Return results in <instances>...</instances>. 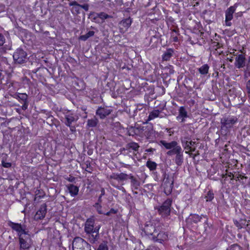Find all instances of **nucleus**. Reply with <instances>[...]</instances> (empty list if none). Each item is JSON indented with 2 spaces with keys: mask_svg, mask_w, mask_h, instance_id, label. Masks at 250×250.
<instances>
[{
  "mask_svg": "<svg viewBox=\"0 0 250 250\" xmlns=\"http://www.w3.org/2000/svg\"><path fill=\"white\" fill-rule=\"evenodd\" d=\"M238 122V119L235 116L228 115L223 117L220 121L221 133L226 135Z\"/></svg>",
  "mask_w": 250,
  "mask_h": 250,
  "instance_id": "f257e3e1",
  "label": "nucleus"
},
{
  "mask_svg": "<svg viewBox=\"0 0 250 250\" xmlns=\"http://www.w3.org/2000/svg\"><path fill=\"white\" fill-rule=\"evenodd\" d=\"M183 150L181 146L176 147L174 149L168 150L167 152L168 156L175 155L174 161L175 163L178 166L182 165L184 162Z\"/></svg>",
  "mask_w": 250,
  "mask_h": 250,
  "instance_id": "f03ea898",
  "label": "nucleus"
},
{
  "mask_svg": "<svg viewBox=\"0 0 250 250\" xmlns=\"http://www.w3.org/2000/svg\"><path fill=\"white\" fill-rule=\"evenodd\" d=\"M73 250H91L90 245L83 238L77 237L72 243Z\"/></svg>",
  "mask_w": 250,
  "mask_h": 250,
  "instance_id": "7ed1b4c3",
  "label": "nucleus"
},
{
  "mask_svg": "<svg viewBox=\"0 0 250 250\" xmlns=\"http://www.w3.org/2000/svg\"><path fill=\"white\" fill-rule=\"evenodd\" d=\"M20 248L21 250L29 249L32 246V241L31 235L28 232L19 237Z\"/></svg>",
  "mask_w": 250,
  "mask_h": 250,
  "instance_id": "20e7f679",
  "label": "nucleus"
},
{
  "mask_svg": "<svg viewBox=\"0 0 250 250\" xmlns=\"http://www.w3.org/2000/svg\"><path fill=\"white\" fill-rule=\"evenodd\" d=\"M172 200L167 199L163 204L158 208L159 213L162 216L167 217L169 215L171 210Z\"/></svg>",
  "mask_w": 250,
  "mask_h": 250,
  "instance_id": "39448f33",
  "label": "nucleus"
},
{
  "mask_svg": "<svg viewBox=\"0 0 250 250\" xmlns=\"http://www.w3.org/2000/svg\"><path fill=\"white\" fill-rule=\"evenodd\" d=\"M13 59L15 63L21 64L27 60V53L22 49L18 48L14 53Z\"/></svg>",
  "mask_w": 250,
  "mask_h": 250,
  "instance_id": "423d86ee",
  "label": "nucleus"
},
{
  "mask_svg": "<svg viewBox=\"0 0 250 250\" xmlns=\"http://www.w3.org/2000/svg\"><path fill=\"white\" fill-rule=\"evenodd\" d=\"M8 225L18 233V235L19 237L20 234L21 235L26 234L28 232L26 231V227L24 225H21V224L15 223L11 221L8 222Z\"/></svg>",
  "mask_w": 250,
  "mask_h": 250,
  "instance_id": "0eeeda50",
  "label": "nucleus"
},
{
  "mask_svg": "<svg viewBox=\"0 0 250 250\" xmlns=\"http://www.w3.org/2000/svg\"><path fill=\"white\" fill-rule=\"evenodd\" d=\"M173 179L169 178V176L165 174L162 186L164 187V192L167 195L171 193L173 188Z\"/></svg>",
  "mask_w": 250,
  "mask_h": 250,
  "instance_id": "6e6552de",
  "label": "nucleus"
},
{
  "mask_svg": "<svg viewBox=\"0 0 250 250\" xmlns=\"http://www.w3.org/2000/svg\"><path fill=\"white\" fill-rule=\"evenodd\" d=\"M154 242H158L162 243L168 239V234L165 231L156 230V233L152 237H150Z\"/></svg>",
  "mask_w": 250,
  "mask_h": 250,
  "instance_id": "1a4fd4ad",
  "label": "nucleus"
},
{
  "mask_svg": "<svg viewBox=\"0 0 250 250\" xmlns=\"http://www.w3.org/2000/svg\"><path fill=\"white\" fill-rule=\"evenodd\" d=\"M112 112V110L108 107H99L96 112V114L101 119H104Z\"/></svg>",
  "mask_w": 250,
  "mask_h": 250,
  "instance_id": "9d476101",
  "label": "nucleus"
},
{
  "mask_svg": "<svg viewBox=\"0 0 250 250\" xmlns=\"http://www.w3.org/2000/svg\"><path fill=\"white\" fill-rule=\"evenodd\" d=\"M132 20L130 18H126L123 20L119 23V30L121 33H125L130 26Z\"/></svg>",
  "mask_w": 250,
  "mask_h": 250,
  "instance_id": "9b49d317",
  "label": "nucleus"
},
{
  "mask_svg": "<svg viewBox=\"0 0 250 250\" xmlns=\"http://www.w3.org/2000/svg\"><path fill=\"white\" fill-rule=\"evenodd\" d=\"M47 212V205L46 204H42L39 209L37 211L34 216V219L36 220H42L43 219Z\"/></svg>",
  "mask_w": 250,
  "mask_h": 250,
  "instance_id": "f8f14e48",
  "label": "nucleus"
},
{
  "mask_svg": "<svg viewBox=\"0 0 250 250\" xmlns=\"http://www.w3.org/2000/svg\"><path fill=\"white\" fill-rule=\"evenodd\" d=\"M157 230V229H156L155 226L150 222L146 224L144 228V231L146 234V235L149 236V238L152 237V236L155 234Z\"/></svg>",
  "mask_w": 250,
  "mask_h": 250,
  "instance_id": "ddd939ff",
  "label": "nucleus"
},
{
  "mask_svg": "<svg viewBox=\"0 0 250 250\" xmlns=\"http://www.w3.org/2000/svg\"><path fill=\"white\" fill-rule=\"evenodd\" d=\"M235 11V8L234 6H230L226 11V25L228 26H230L231 25V23L230 21L233 18V14Z\"/></svg>",
  "mask_w": 250,
  "mask_h": 250,
  "instance_id": "4468645a",
  "label": "nucleus"
},
{
  "mask_svg": "<svg viewBox=\"0 0 250 250\" xmlns=\"http://www.w3.org/2000/svg\"><path fill=\"white\" fill-rule=\"evenodd\" d=\"M159 145L163 146L166 149L169 150L174 149L176 147L180 146L176 141H173L170 142H167L165 140H161L159 142Z\"/></svg>",
  "mask_w": 250,
  "mask_h": 250,
  "instance_id": "2eb2a0df",
  "label": "nucleus"
},
{
  "mask_svg": "<svg viewBox=\"0 0 250 250\" xmlns=\"http://www.w3.org/2000/svg\"><path fill=\"white\" fill-rule=\"evenodd\" d=\"M95 220L93 218H88L84 224V231L86 233H91L93 232Z\"/></svg>",
  "mask_w": 250,
  "mask_h": 250,
  "instance_id": "dca6fc26",
  "label": "nucleus"
},
{
  "mask_svg": "<svg viewBox=\"0 0 250 250\" xmlns=\"http://www.w3.org/2000/svg\"><path fill=\"white\" fill-rule=\"evenodd\" d=\"M246 59L242 54L239 55L235 59V65L238 68L243 67L245 65Z\"/></svg>",
  "mask_w": 250,
  "mask_h": 250,
  "instance_id": "f3484780",
  "label": "nucleus"
},
{
  "mask_svg": "<svg viewBox=\"0 0 250 250\" xmlns=\"http://www.w3.org/2000/svg\"><path fill=\"white\" fill-rule=\"evenodd\" d=\"M129 176L132 189H138L141 185L140 181L132 174H130Z\"/></svg>",
  "mask_w": 250,
  "mask_h": 250,
  "instance_id": "a211bd4d",
  "label": "nucleus"
},
{
  "mask_svg": "<svg viewBox=\"0 0 250 250\" xmlns=\"http://www.w3.org/2000/svg\"><path fill=\"white\" fill-rule=\"evenodd\" d=\"M202 219V216H199L198 214H191L188 218L187 219V221L188 223H197L198 222L201 221V219Z\"/></svg>",
  "mask_w": 250,
  "mask_h": 250,
  "instance_id": "6ab92c4d",
  "label": "nucleus"
},
{
  "mask_svg": "<svg viewBox=\"0 0 250 250\" xmlns=\"http://www.w3.org/2000/svg\"><path fill=\"white\" fill-rule=\"evenodd\" d=\"M127 176L128 175L125 173H121L120 174L113 173L110 176V178L117 180L124 181L127 179Z\"/></svg>",
  "mask_w": 250,
  "mask_h": 250,
  "instance_id": "aec40b11",
  "label": "nucleus"
},
{
  "mask_svg": "<svg viewBox=\"0 0 250 250\" xmlns=\"http://www.w3.org/2000/svg\"><path fill=\"white\" fill-rule=\"evenodd\" d=\"M174 53V50L171 48L167 49L163 54L162 56V59L163 61H169L172 57Z\"/></svg>",
  "mask_w": 250,
  "mask_h": 250,
  "instance_id": "412c9836",
  "label": "nucleus"
},
{
  "mask_svg": "<svg viewBox=\"0 0 250 250\" xmlns=\"http://www.w3.org/2000/svg\"><path fill=\"white\" fill-rule=\"evenodd\" d=\"M187 117V112L184 106L180 107L179 110V115L177 117V119L179 120L182 118L181 122H184L185 121L184 118Z\"/></svg>",
  "mask_w": 250,
  "mask_h": 250,
  "instance_id": "4be33fe9",
  "label": "nucleus"
},
{
  "mask_svg": "<svg viewBox=\"0 0 250 250\" xmlns=\"http://www.w3.org/2000/svg\"><path fill=\"white\" fill-rule=\"evenodd\" d=\"M70 6H72L73 7L71 9V12L76 14H79L80 13V4L77 2L74 1L69 3Z\"/></svg>",
  "mask_w": 250,
  "mask_h": 250,
  "instance_id": "5701e85b",
  "label": "nucleus"
},
{
  "mask_svg": "<svg viewBox=\"0 0 250 250\" xmlns=\"http://www.w3.org/2000/svg\"><path fill=\"white\" fill-rule=\"evenodd\" d=\"M67 188L72 196H75L78 194L79 189L77 186L70 184L67 186Z\"/></svg>",
  "mask_w": 250,
  "mask_h": 250,
  "instance_id": "b1692460",
  "label": "nucleus"
},
{
  "mask_svg": "<svg viewBox=\"0 0 250 250\" xmlns=\"http://www.w3.org/2000/svg\"><path fill=\"white\" fill-rule=\"evenodd\" d=\"M96 15V17H99L102 20H104L109 18H112V16L106 14L104 12H100L99 13L92 12L90 13V16Z\"/></svg>",
  "mask_w": 250,
  "mask_h": 250,
  "instance_id": "393cba45",
  "label": "nucleus"
},
{
  "mask_svg": "<svg viewBox=\"0 0 250 250\" xmlns=\"http://www.w3.org/2000/svg\"><path fill=\"white\" fill-rule=\"evenodd\" d=\"M45 196V193L42 189H37L35 191L34 198L35 201L39 202V200Z\"/></svg>",
  "mask_w": 250,
  "mask_h": 250,
  "instance_id": "a878e982",
  "label": "nucleus"
},
{
  "mask_svg": "<svg viewBox=\"0 0 250 250\" xmlns=\"http://www.w3.org/2000/svg\"><path fill=\"white\" fill-rule=\"evenodd\" d=\"M98 122L99 121L98 119L94 117L91 119L88 120L87 122V125L89 127H95L97 125Z\"/></svg>",
  "mask_w": 250,
  "mask_h": 250,
  "instance_id": "bb28decb",
  "label": "nucleus"
},
{
  "mask_svg": "<svg viewBox=\"0 0 250 250\" xmlns=\"http://www.w3.org/2000/svg\"><path fill=\"white\" fill-rule=\"evenodd\" d=\"M160 112L161 111L158 109L153 110L149 113L147 121L152 120L157 117H158Z\"/></svg>",
  "mask_w": 250,
  "mask_h": 250,
  "instance_id": "cd10ccee",
  "label": "nucleus"
},
{
  "mask_svg": "<svg viewBox=\"0 0 250 250\" xmlns=\"http://www.w3.org/2000/svg\"><path fill=\"white\" fill-rule=\"evenodd\" d=\"M94 31H89L86 34L80 36L79 37V39L83 41H85L89 38L93 36L94 35Z\"/></svg>",
  "mask_w": 250,
  "mask_h": 250,
  "instance_id": "c85d7f7f",
  "label": "nucleus"
},
{
  "mask_svg": "<svg viewBox=\"0 0 250 250\" xmlns=\"http://www.w3.org/2000/svg\"><path fill=\"white\" fill-rule=\"evenodd\" d=\"M65 125L68 126H70L71 124L75 121L76 119L74 116L71 115H68L65 116Z\"/></svg>",
  "mask_w": 250,
  "mask_h": 250,
  "instance_id": "c756f323",
  "label": "nucleus"
},
{
  "mask_svg": "<svg viewBox=\"0 0 250 250\" xmlns=\"http://www.w3.org/2000/svg\"><path fill=\"white\" fill-rule=\"evenodd\" d=\"M209 66L207 64L202 65L198 69V71L202 75H206L208 72Z\"/></svg>",
  "mask_w": 250,
  "mask_h": 250,
  "instance_id": "7c9ffc66",
  "label": "nucleus"
},
{
  "mask_svg": "<svg viewBox=\"0 0 250 250\" xmlns=\"http://www.w3.org/2000/svg\"><path fill=\"white\" fill-rule=\"evenodd\" d=\"M89 234L88 239L90 243H95L99 238V236L95 234V233L91 232V233H87Z\"/></svg>",
  "mask_w": 250,
  "mask_h": 250,
  "instance_id": "2f4dec72",
  "label": "nucleus"
},
{
  "mask_svg": "<svg viewBox=\"0 0 250 250\" xmlns=\"http://www.w3.org/2000/svg\"><path fill=\"white\" fill-rule=\"evenodd\" d=\"M139 147L138 144L135 142H131L127 144L126 146V149H131L134 151H137Z\"/></svg>",
  "mask_w": 250,
  "mask_h": 250,
  "instance_id": "473e14b6",
  "label": "nucleus"
},
{
  "mask_svg": "<svg viewBox=\"0 0 250 250\" xmlns=\"http://www.w3.org/2000/svg\"><path fill=\"white\" fill-rule=\"evenodd\" d=\"M146 165L150 170H154L156 169L157 167V164L156 163L151 161H148L146 162Z\"/></svg>",
  "mask_w": 250,
  "mask_h": 250,
  "instance_id": "72a5a7b5",
  "label": "nucleus"
},
{
  "mask_svg": "<svg viewBox=\"0 0 250 250\" xmlns=\"http://www.w3.org/2000/svg\"><path fill=\"white\" fill-rule=\"evenodd\" d=\"M108 242L106 241H104L101 243L97 250H108L107 246Z\"/></svg>",
  "mask_w": 250,
  "mask_h": 250,
  "instance_id": "f704fd0d",
  "label": "nucleus"
},
{
  "mask_svg": "<svg viewBox=\"0 0 250 250\" xmlns=\"http://www.w3.org/2000/svg\"><path fill=\"white\" fill-rule=\"evenodd\" d=\"M83 168H84L85 170L89 173H91L92 171V168L90 167V163L88 162H86L85 163L83 164Z\"/></svg>",
  "mask_w": 250,
  "mask_h": 250,
  "instance_id": "c9c22d12",
  "label": "nucleus"
},
{
  "mask_svg": "<svg viewBox=\"0 0 250 250\" xmlns=\"http://www.w3.org/2000/svg\"><path fill=\"white\" fill-rule=\"evenodd\" d=\"M205 198L206 199V201L207 202L212 201V200L214 198L213 193L211 191H209L206 196Z\"/></svg>",
  "mask_w": 250,
  "mask_h": 250,
  "instance_id": "e433bc0d",
  "label": "nucleus"
},
{
  "mask_svg": "<svg viewBox=\"0 0 250 250\" xmlns=\"http://www.w3.org/2000/svg\"><path fill=\"white\" fill-rule=\"evenodd\" d=\"M18 97L19 99L22 101L23 103L27 102L28 96L25 93H19L18 95Z\"/></svg>",
  "mask_w": 250,
  "mask_h": 250,
  "instance_id": "4c0bfd02",
  "label": "nucleus"
},
{
  "mask_svg": "<svg viewBox=\"0 0 250 250\" xmlns=\"http://www.w3.org/2000/svg\"><path fill=\"white\" fill-rule=\"evenodd\" d=\"M188 140L189 139H188L187 138H184V139H181L182 143L183 146H184L185 149H188V144H189Z\"/></svg>",
  "mask_w": 250,
  "mask_h": 250,
  "instance_id": "58836bf2",
  "label": "nucleus"
},
{
  "mask_svg": "<svg viewBox=\"0 0 250 250\" xmlns=\"http://www.w3.org/2000/svg\"><path fill=\"white\" fill-rule=\"evenodd\" d=\"M94 207L96 208V209L99 214H104V212L102 211V206L99 204V203H96Z\"/></svg>",
  "mask_w": 250,
  "mask_h": 250,
  "instance_id": "ea45409f",
  "label": "nucleus"
},
{
  "mask_svg": "<svg viewBox=\"0 0 250 250\" xmlns=\"http://www.w3.org/2000/svg\"><path fill=\"white\" fill-rule=\"evenodd\" d=\"M179 34H174V33H171V38L173 42H177L178 41V36Z\"/></svg>",
  "mask_w": 250,
  "mask_h": 250,
  "instance_id": "a19ab883",
  "label": "nucleus"
},
{
  "mask_svg": "<svg viewBox=\"0 0 250 250\" xmlns=\"http://www.w3.org/2000/svg\"><path fill=\"white\" fill-rule=\"evenodd\" d=\"M80 8L83 9L85 11H88L89 10V5L87 3L80 4Z\"/></svg>",
  "mask_w": 250,
  "mask_h": 250,
  "instance_id": "79ce46f5",
  "label": "nucleus"
},
{
  "mask_svg": "<svg viewBox=\"0 0 250 250\" xmlns=\"http://www.w3.org/2000/svg\"><path fill=\"white\" fill-rule=\"evenodd\" d=\"M244 78L246 81L249 80V79L250 78V72L245 70Z\"/></svg>",
  "mask_w": 250,
  "mask_h": 250,
  "instance_id": "37998d69",
  "label": "nucleus"
},
{
  "mask_svg": "<svg viewBox=\"0 0 250 250\" xmlns=\"http://www.w3.org/2000/svg\"><path fill=\"white\" fill-rule=\"evenodd\" d=\"M4 42L5 38L1 34H0V45H2Z\"/></svg>",
  "mask_w": 250,
  "mask_h": 250,
  "instance_id": "c03bdc74",
  "label": "nucleus"
},
{
  "mask_svg": "<svg viewBox=\"0 0 250 250\" xmlns=\"http://www.w3.org/2000/svg\"><path fill=\"white\" fill-rule=\"evenodd\" d=\"M2 165L4 167H10L11 166V164L10 163L4 162L3 161L2 162Z\"/></svg>",
  "mask_w": 250,
  "mask_h": 250,
  "instance_id": "a18cd8bd",
  "label": "nucleus"
},
{
  "mask_svg": "<svg viewBox=\"0 0 250 250\" xmlns=\"http://www.w3.org/2000/svg\"><path fill=\"white\" fill-rule=\"evenodd\" d=\"M99 229H100L99 226H97L95 228L94 227L93 232L95 233V234H97V235H98V236H99Z\"/></svg>",
  "mask_w": 250,
  "mask_h": 250,
  "instance_id": "49530a36",
  "label": "nucleus"
},
{
  "mask_svg": "<svg viewBox=\"0 0 250 250\" xmlns=\"http://www.w3.org/2000/svg\"><path fill=\"white\" fill-rule=\"evenodd\" d=\"M28 107V102H25L23 103V104L21 106V108L23 110H26Z\"/></svg>",
  "mask_w": 250,
  "mask_h": 250,
  "instance_id": "de8ad7c7",
  "label": "nucleus"
},
{
  "mask_svg": "<svg viewBox=\"0 0 250 250\" xmlns=\"http://www.w3.org/2000/svg\"><path fill=\"white\" fill-rule=\"evenodd\" d=\"M195 144V142H193L192 141H189L188 146V149H189L191 147H192V146H194Z\"/></svg>",
  "mask_w": 250,
  "mask_h": 250,
  "instance_id": "09e8293b",
  "label": "nucleus"
},
{
  "mask_svg": "<svg viewBox=\"0 0 250 250\" xmlns=\"http://www.w3.org/2000/svg\"><path fill=\"white\" fill-rule=\"evenodd\" d=\"M247 89L248 91H250V79L248 80V82L246 84Z\"/></svg>",
  "mask_w": 250,
  "mask_h": 250,
  "instance_id": "8fccbe9b",
  "label": "nucleus"
},
{
  "mask_svg": "<svg viewBox=\"0 0 250 250\" xmlns=\"http://www.w3.org/2000/svg\"><path fill=\"white\" fill-rule=\"evenodd\" d=\"M172 33H174V34H179L178 29H173L172 30Z\"/></svg>",
  "mask_w": 250,
  "mask_h": 250,
  "instance_id": "3c124183",
  "label": "nucleus"
},
{
  "mask_svg": "<svg viewBox=\"0 0 250 250\" xmlns=\"http://www.w3.org/2000/svg\"><path fill=\"white\" fill-rule=\"evenodd\" d=\"M112 214H116L117 212V210H115L114 209H111L109 211Z\"/></svg>",
  "mask_w": 250,
  "mask_h": 250,
  "instance_id": "603ef678",
  "label": "nucleus"
},
{
  "mask_svg": "<svg viewBox=\"0 0 250 250\" xmlns=\"http://www.w3.org/2000/svg\"><path fill=\"white\" fill-rule=\"evenodd\" d=\"M155 150V149H153V148H149V149H147L146 151L147 152H153Z\"/></svg>",
  "mask_w": 250,
  "mask_h": 250,
  "instance_id": "864d4df0",
  "label": "nucleus"
},
{
  "mask_svg": "<svg viewBox=\"0 0 250 250\" xmlns=\"http://www.w3.org/2000/svg\"><path fill=\"white\" fill-rule=\"evenodd\" d=\"M236 226L239 228V229H241L243 227L238 222H236V223H235Z\"/></svg>",
  "mask_w": 250,
  "mask_h": 250,
  "instance_id": "5fc2aeb1",
  "label": "nucleus"
},
{
  "mask_svg": "<svg viewBox=\"0 0 250 250\" xmlns=\"http://www.w3.org/2000/svg\"><path fill=\"white\" fill-rule=\"evenodd\" d=\"M75 179V178L73 177H71L70 178H68V180L69 181V182H73Z\"/></svg>",
  "mask_w": 250,
  "mask_h": 250,
  "instance_id": "6e6d98bb",
  "label": "nucleus"
},
{
  "mask_svg": "<svg viewBox=\"0 0 250 250\" xmlns=\"http://www.w3.org/2000/svg\"><path fill=\"white\" fill-rule=\"evenodd\" d=\"M246 70L250 72V65L247 66Z\"/></svg>",
  "mask_w": 250,
  "mask_h": 250,
  "instance_id": "4d7b16f0",
  "label": "nucleus"
},
{
  "mask_svg": "<svg viewBox=\"0 0 250 250\" xmlns=\"http://www.w3.org/2000/svg\"><path fill=\"white\" fill-rule=\"evenodd\" d=\"M122 166L125 167H127V168L130 167V166L129 165H127V164H123Z\"/></svg>",
  "mask_w": 250,
  "mask_h": 250,
  "instance_id": "13d9d810",
  "label": "nucleus"
},
{
  "mask_svg": "<svg viewBox=\"0 0 250 250\" xmlns=\"http://www.w3.org/2000/svg\"><path fill=\"white\" fill-rule=\"evenodd\" d=\"M243 177H244L243 176L241 177V175H240V174H239V175H238V176L236 177V181H238V180H239V179L240 178H243Z\"/></svg>",
  "mask_w": 250,
  "mask_h": 250,
  "instance_id": "bf43d9fd",
  "label": "nucleus"
},
{
  "mask_svg": "<svg viewBox=\"0 0 250 250\" xmlns=\"http://www.w3.org/2000/svg\"><path fill=\"white\" fill-rule=\"evenodd\" d=\"M90 16L94 20H96L97 18H99V17H96V15H92Z\"/></svg>",
  "mask_w": 250,
  "mask_h": 250,
  "instance_id": "052dcab7",
  "label": "nucleus"
},
{
  "mask_svg": "<svg viewBox=\"0 0 250 250\" xmlns=\"http://www.w3.org/2000/svg\"><path fill=\"white\" fill-rule=\"evenodd\" d=\"M215 46L217 48H218L220 47V44L218 42H216V44L215 45Z\"/></svg>",
  "mask_w": 250,
  "mask_h": 250,
  "instance_id": "680f3d73",
  "label": "nucleus"
},
{
  "mask_svg": "<svg viewBox=\"0 0 250 250\" xmlns=\"http://www.w3.org/2000/svg\"><path fill=\"white\" fill-rule=\"evenodd\" d=\"M104 194V189L103 188L101 190V196H103Z\"/></svg>",
  "mask_w": 250,
  "mask_h": 250,
  "instance_id": "e2e57ef3",
  "label": "nucleus"
},
{
  "mask_svg": "<svg viewBox=\"0 0 250 250\" xmlns=\"http://www.w3.org/2000/svg\"><path fill=\"white\" fill-rule=\"evenodd\" d=\"M104 214L107 216H109L111 214V213L110 212V211H108L106 213H104Z\"/></svg>",
  "mask_w": 250,
  "mask_h": 250,
  "instance_id": "0e129e2a",
  "label": "nucleus"
},
{
  "mask_svg": "<svg viewBox=\"0 0 250 250\" xmlns=\"http://www.w3.org/2000/svg\"><path fill=\"white\" fill-rule=\"evenodd\" d=\"M2 79V75L1 71L0 70V81Z\"/></svg>",
  "mask_w": 250,
  "mask_h": 250,
  "instance_id": "69168bd1",
  "label": "nucleus"
},
{
  "mask_svg": "<svg viewBox=\"0 0 250 250\" xmlns=\"http://www.w3.org/2000/svg\"><path fill=\"white\" fill-rule=\"evenodd\" d=\"M188 149L191 151H194L195 150V148L191 147L190 148H189Z\"/></svg>",
  "mask_w": 250,
  "mask_h": 250,
  "instance_id": "338daca9",
  "label": "nucleus"
},
{
  "mask_svg": "<svg viewBox=\"0 0 250 250\" xmlns=\"http://www.w3.org/2000/svg\"><path fill=\"white\" fill-rule=\"evenodd\" d=\"M228 60H229V62H232L233 61V58L231 57V58H227Z\"/></svg>",
  "mask_w": 250,
  "mask_h": 250,
  "instance_id": "774afa93",
  "label": "nucleus"
}]
</instances>
